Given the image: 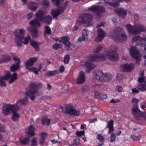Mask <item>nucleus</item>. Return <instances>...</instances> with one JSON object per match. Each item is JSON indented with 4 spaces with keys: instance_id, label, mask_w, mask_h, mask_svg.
I'll return each mask as SVG.
<instances>
[{
    "instance_id": "nucleus-18",
    "label": "nucleus",
    "mask_w": 146,
    "mask_h": 146,
    "mask_svg": "<svg viewBox=\"0 0 146 146\" xmlns=\"http://www.w3.org/2000/svg\"><path fill=\"white\" fill-rule=\"evenodd\" d=\"M114 11L117 15L119 17H121V18H124L127 14L126 10L122 8L115 10Z\"/></svg>"
},
{
    "instance_id": "nucleus-2",
    "label": "nucleus",
    "mask_w": 146,
    "mask_h": 146,
    "mask_svg": "<svg viewBox=\"0 0 146 146\" xmlns=\"http://www.w3.org/2000/svg\"><path fill=\"white\" fill-rule=\"evenodd\" d=\"M126 27L129 33L133 35L139 34L142 32H145L146 31V28L143 25L141 24L135 26L134 27L128 24Z\"/></svg>"
},
{
    "instance_id": "nucleus-40",
    "label": "nucleus",
    "mask_w": 146,
    "mask_h": 146,
    "mask_svg": "<svg viewBox=\"0 0 146 146\" xmlns=\"http://www.w3.org/2000/svg\"><path fill=\"white\" fill-rule=\"evenodd\" d=\"M84 65L88 71H90L94 67V65L89 62H86L84 63Z\"/></svg>"
},
{
    "instance_id": "nucleus-57",
    "label": "nucleus",
    "mask_w": 146,
    "mask_h": 146,
    "mask_svg": "<svg viewBox=\"0 0 146 146\" xmlns=\"http://www.w3.org/2000/svg\"><path fill=\"white\" fill-rule=\"evenodd\" d=\"M139 102V100L136 99L135 98H133L131 100V103H134L133 106H138L137 104Z\"/></svg>"
},
{
    "instance_id": "nucleus-46",
    "label": "nucleus",
    "mask_w": 146,
    "mask_h": 146,
    "mask_svg": "<svg viewBox=\"0 0 146 146\" xmlns=\"http://www.w3.org/2000/svg\"><path fill=\"white\" fill-rule=\"evenodd\" d=\"M133 106V108H132V114L134 115L140 111L138 108V106Z\"/></svg>"
},
{
    "instance_id": "nucleus-51",
    "label": "nucleus",
    "mask_w": 146,
    "mask_h": 146,
    "mask_svg": "<svg viewBox=\"0 0 146 146\" xmlns=\"http://www.w3.org/2000/svg\"><path fill=\"white\" fill-rule=\"evenodd\" d=\"M131 136L133 140L134 141H139L141 138V135L136 136L134 134L131 135Z\"/></svg>"
},
{
    "instance_id": "nucleus-47",
    "label": "nucleus",
    "mask_w": 146,
    "mask_h": 146,
    "mask_svg": "<svg viewBox=\"0 0 146 146\" xmlns=\"http://www.w3.org/2000/svg\"><path fill=\"white\" fill-rule=\"evenodd\" d=\"M27 69H28L30 72H34L35 74H38V72L39 71H38V70L35 67H33L31 68H27Z\"/></svg>"
},
{
    "instance_id": "nucleus-54",
    "label": "nucleus",
    "mask_w": 146,
    "mask_h": 146,
    "mask_svg": "<svg viewBox=\"0 0 146 146\" xmlns=\"http://www.w3.org/2000/svg\"><path fill=\"white\" fill-rule=\"evenodd\" d=\"M37 145L36 138L35 137L33 138L31 141V146H36Z\"/></svg>"
},
{
    "instance_id": "nucleus-11",
    "label": "nucleus",
    "mask_w": 146,
    "mask_h": 146,
    "mask_svg": "<svg viewBox=\"0 0 146 146\" xmlns=\"http://www.w3.org/2000/svg\"><path fill=\"white\" fill-rule=\"evenodd\" d=\"M120 68L124 72H129L134 68V65L133 63L123 64L120 66Z\"/></svg>"
},
{
    "instance_id": "nucleus-6",
    "label": "nucleus",
    "mask_w": 146,
    "mask_h": 146,
    "mask_svg": "<svg viewBox=\"0 0 146 146\" xmlns=\"http://www.w3.org/2000/svg\"><path fill=\"white\" fill-rule=\"evenodd\" d=\"M68 4V1H66L62 4V5L59 6V8L56 9H52L51 14L53 18L57 17L58 16L63 13L66 9Z\"/></svg>"
},
{
    "instance_id": "nucleus-32",
    "label": "nucleus",
    "mask_w": 146,
    "mask_h": 146,
    "mask_svg": "<svg viewBox=\"0 0 146 146\" xmlns=\"http://www.w3.org/2000/svg\"><path fill=\"white\" fill-rule=\"evenodd\" d=\"M52 20V17L50 15H48L44 17L42 20L41 21L48 25H50L51 23Z\"/></svg>"
},
{
    "instance_id": "nucleus-3",
    "label": "nucleus",
    "mask_w": 146,
    "mask_h": 146,
    "mask_svg": "<svg viewBox=\"0 0 146 146\" xmlns=\"http://www.w3.org/2000/svg\"><path fill=\"white\" fill-rule=\"evenodd\" d=\"M123 31V29L120 27H118L115 28L113 31V34L112 37L115 40H125L127 36L125 33L120 34Z\"/></svg>"
},
{
    "instance_id": "nucleus-61",
    "label": "nucleus",
    "mask_w": 146,
    "mask_h": 146,
    "mask_svg": "<svg viewBox=\"0 0 146 146\" xmlns=\"http://www.w3.org/2000/svg\"><path fill=\"white\" fill-rule=\"evenodd\" d=\"M63 1L64 0H62ZM52 1L57 7L59 6L61 0H51Z\"/></svg>"
},
{
    "instance_id": "nucleus-30",
    "label": "nucleus",
    "mask_w": 146,
    "mask_h": 146,
    "mask_svg": "<svg viewBox=\"0 0 146 146\" xmlns=\"http://www.w3.org/2000/svg\"><path fill=\"white\" fill-rule=\"evenodd\" d=\"M28 30L31 33L33 38L36 37L38 34L37 28L29 27L28 28Z\"/></svg>"
},
{
    "instance_id": "nucleus-12",
    "label": "nucleus",
    "mask_w": 146,
    "mask_h": 146,
    "mask_svg": "<svg viewBox=\"0 0 146 146\" xmlns=\"http://www.w3.org/2000/svg\"><path fill=\"white\" fill-rule=\"evenodd\" d=\"M138 81L139 84L137 86L138 88L142 91L146 90V81L145 79V77H139Z\"/></svg>"
},
{
    "instance_id": "nucleus-20",
    "label": "nucleus",
    "mask_w": 146,
    "mask_h": 146,
    "mask_svg": "<svg viewBox=\"0 0 146 146\" xmlns=\"http://www.w3.org/2000/svg\"><path fill=\"white\" fill-rule=\"evenodd\" d=\"M19 110V107L17 106V108H15V110H13L12 113L13 115L11 117V119L12 120L16 122L18 120L19 117H20V115L19 114L17 113V111Z\"/></svg>"
},
{
    "instance_id": "nucleus-29",
    "label": "nucleus",
    "mask_w": 146,
    "mask_h": 146,
    "mask_svg": "<svg viewBox=\"0 0 146 146\" xmlns=\"http://www.w3.org/2000/svg\"><path fill=\"white\" fill-rule=\"evenodd\" d=\"M114 122L113 120H111L108 121V123L106 127V128H109L108 133H111L114 130L113 128Z\"/></svg>"
},
{
    "instance_id": "nucleus-60",
    "label": "nucleus",
    "mask_w": 146,
    "mask_h": 146,
    "mask_svg": "<svg viewBox=\"0 0 146 146\" xmlns=\"http://www.w3.org/2000/svg\"><path fill=\"white\" fill-rule=\"evenodd\" d=\"M26 94L28 96L29 98L32 100L34 101L35 99V96L34 94H29L27 92L26 93Z\"/></svg>"
},
{
    "instance_id": "nucleus-9",
    "label": "nucleus",
    "mask_w": 146,
    "mask_h": 146,
    "mask_svg": "<svg viewBox=\"0 0 146 146\" xmlns=\"http://www.w3.org/2000/svg\"><path fill=\"white\" fill-rule=\"evenodd\" d=\"M137 48L136 46L131 47L129 50L131 56L135 59L137 62H139L141 60L139 56V53L137 50Z\"/></svg>"
},
{
    "instance_id": "nucleus-50",
    "label": "nucleus",
    "mask_w": 146,
    "mask_h": 146,
    "mask_svg": "<svg viewBox=\"0 0 146 146\" xmlns=\"http://www.w3.org/2000/svg\"><path fill=\"white\" fill-rule=\"evenodd\" d=\"M24 41L23 42V43L25 45L27 44L30 40H31V38L30 36L29 35H28L27 37H25L24 38Z\"/></svg>"
},
{
    "instance_id": "nucleus-13",
    "label": "nucleus",
    "mask_w": 146,
    "mask_h": 146,
    "mask_svg": "<svg viewBox=\"0 0 146 146\" xmlns=\"http://www.w3.org/2000/svg\"><path fill=\"white\" fill-rule=\"evenodd\" d=\"M98 35L95 39V40L96 42H99L101 41L106 36V34L105 32L101 28L98 29L97 31Z\"/></svg>"
},
{
    "instance_id": "nucleus-41",
    "label": "nucleus",
    "mask_w": 146,
    "mask_h": 146,
    "mask_svg": "<svg viewBox=\"0 0 146 146\" xmlns=\"http://www.w3.org/2000/svg\"><path fill=\"white\" fill-rule=\"evenodd\" d=\"M58 72L57 70H55L52 71H48L45 74V76L47 77H50L54 76L58 73Z\"/></svg>"
},
{
    "instance_id": "nucleus-15",
    "label": "nucleus",
    "mask_w": 146,
    "mask_h": 146,
    "mask_svg": "<svg viewBox=\"0 0 146 146\" xmlns=\"http://www.w3.org/2000/svg\"><path fill=\"white\" fill-rule=\"evenodd\" d=\"M38 60L36 57H33L30 58L25 63V67L29 68V67L32 66L33 64L35 62Z\"/></svg>"
},
{
    "instance_id": "nucleus-5",
    "label": "nucleus",
    "mask_w": 146,
    "mask_h": 146,
    "mask_svg": "<svg viewBox=\"0 0 146 146\" xmlns=\"http://www.w3.org/2000/svg\"><path fill=\"white\" fill-rule=\"evenodd\" d=\"M65 111L64 113L65 114H68L69 116H78L80 115V109L76 110L72 104H68L65 106Z\"/></svg>"
},
{
    "instance_id": "nucleus-14",
    "label": "nucleus",
    "mask_w": 146,
    "mask_h": 146,
    "mask_svg": "<svg viewBox=\"0 0 146 146\" xmlns=\"http://www.w3.org/2000/svg\"><path fill=\"white\" fill-rule=\"evenodd\" d=\"M104 73L102 70H95L93 72V77L94 78L99 80L102 83V81H103L102 78Z\"/></svg>"
},
{
    "instance_id": "nucleus-38",
    "label": "nucleus",
    "mask_w": 146,
    "mask_h": 146,
    "mask_svg": "<svg viewBox=\"0 0 146 146\" xmlns=\"http://www.w3.org/2000/svg\"><path fill=\"white\" fill-rule=\"evenodd\" d=\"M30 138L28 137H25L23 139L20 138L19 140L20 143L22 145H28L29 142Z\"/></svg>"
},
{
    "instance_id": "nucleus-27",
    "label": "nucleus",
    "mask_w": 146,
    "mask_h": 146,
    "mask_svg": "<svg viewBox=\"0 0 146 146\" xmlns=\"http://www.w3.org/2000/svg\"><path fill=\"white\" fill-rule=\"evenodd\" d=\"M28 8L33 11H35L37 9L38 6L37 4L33 2H30L28 4Z\"/></svg>"
},
{
    "instance_id": "nucleus-8",
    "label": "nucleus",
    "mask_w": 146,
    "mask_h": 146,
    "mask_svg": "<svg viewBox=\"0 0 146 146\" xmlns=\"http://www.w3.org/2000/svg\"><path fill=\"white\" fill-rule=\"evenodd\" d=\"M88 9L90 11H93L99 15L100 14L106 13V11L104 7L102 5H93L91 6L88 7Z\"/></svg>"
},
{
    "instance_id": "nucleus-64",
    "label": "nucleus",
    "mask_w": 146,
    "mask_h": 146,
    "mask_svg": "<svg viewBox=\"0 0 146 146\" xmlns=\"http://www.w3.org/2000/svg\"><path fill=\"white\" fill-rule=\"evenodd\" d=\"M115 139L116 137L114 133H113L111 134V139L110 140V141L111 142H113L115 140Z\"/></svg>"
},
{
    "instance_id": "nucleus-21",
    "label": "nucleus",
    "mask_w": 146,
    "mask_h": 146,
    "mask_svg": "<svg viewBox=\"0 0 146 146\" xmlns=\"http://www.w3.org/2000/svg\"><path fill=\"white\" fill-rule=\"evenodd\" d=\"M28 100L27 98L26 97L25 99H21L17 100L16 103L14 104L15 105V108H17L18 106L19 107V110L20 109V108L18 104H19L20 106L27 105L28 102Z\"/></svg>"
},
{
    "instance_id": "nucleus-19",
    "label": "nucleus",
    "mask_w": 146,
    "mask_h": 146,
    "mask_svg": "<svg viewBox=\"0 0 146 146\" xmlns=\"http://www.w3.org/2000/svg\"><path fill=\"white\" fill-rule=\"evenodd\" d=\"M60 38L61 39L58 41L60 43L62 42L68 47H70V42L69 41V38L68 36H63L61 37Z\"/></svg>"
},
{
    "instance_id": "nucleus-37",
    "label": "nucleus",
    "mask_w": 146,
    "mask_h": 146,
    "mask_svg": "<svg viewBox=\"0 0 146 146\" xmlns=\"http://www.w3.org/2000/svg\"><path fill=\"white\" fill-rule=\"evenodd\" d=\"M51 120L47 118H43L41 120V123L43 126L45 125L47 126H49Z\"/></svg>"
},
{
    "instance_id": "nucleus-26",
    "label": "nucleus",
    "mask_w": 146,
    "mask_h": 146,
    "mask_svg": "<svg viewBox=\"0 0 146 146\" xmlns=\"http://www.w3.org/2000/svg\"><path fill=\"white\" fill-rule=\"evenodd\" d=\"M112 75L109 73H104L103 76V81L102 83H104L105 81H109L111 79Z\"/></svg>"
},
{
    "instance_id": "nucleus-28",
    "label": "nucleus",
    "mask_w": 146,
    "mask_h": 146,
    "mask_svg": "<svg viewBox=\"0 0 146 146\" xmlns=\"http://www.w3.org/2000/svg\"><path fill=\"white\" fill-rule=\"evenodd\" d=\"M146 113V111L143 112L140 111L134 116L137 120H139L141 117H143L146 120V115H145Z\"/></svg>"
},
{
    "instance_id": "nucleus-42",
    "label": "nucleus",
    "mask_w": 146,
    "mask_h": 146,
    "mask_svg": "<svg viewBox=\"0 0 146 146\" xmlns=\"http://www.w3.org/2000/svg\"><path fill=\"white\" fill-rule=\"evenodd\" d=\"M44 28L45 29L44 31V36H45V35H50L52 33L51 30L48 26H44Z\"/></svg>"
},
{
    "instance_id": "nucleus-45",
    "label": "nucleus",
    "mask_w": 146,
    "mask_h": 146,
    "mask_svg": "<svg viewBox=\"0 0 146 146\" xmlns=\"http://www.w3.org/2000/svg\"><path fill=\"white\" fill-rule=\"evenodd\" d=\"M62 44L58 43H54L52 46L53 49L55 50H56L58 49L62 48Z\"/></svg>"
},
{
    "instance_id": "nucleus-17",
    "label": "nucleus",
    "mask_w": 146,
    "mask_h": 146,
    "mask_svg": "<svg viewBox=\"0 0 146 146\" xmlns=\"http://www.w3.org/2000/svg\"><path fill=\"white\" fill-rule=\"evenodd\" d=\"M105 59L104 56L102 54L98 55L94 54L91 56L90 57V61H96L99 59H102V60H104Z\"/></svg>"
},
{
    "instance_id": "nucleus-4",
    "label": "nucleus",
    "mask_w": 146,
    "mask_h": 146,
    "mask_svg": "<svg viewBox=\"0 0 146 146\" xmlns=\"http://www.w3.org/2000/svg\"><path fill=\"white\" fill-rule=\"evenodd\" d=\"M93 19L92 15L89 13H85L80 16L76 21V23L79 25L89 24Z\"/></svg>"
},
{
    "instance_id": "nucleus-39",
    "label": "nucleus",
    "mask_w": 146,
    "mask_h": 146,
    "mask_svg": "<svg viewBox=\"0 0 146 146\" xmlns=\"http://www.w3.org/2000/svg\"><path fill=\"white\" fill-rule=\"evenodd\" d=\"M30 44L36 51H38L40 48L38 45H37V42L35 41H31Z\"/></svg>"
},
{
    "instance_id": "nucleus-16",
    "label": "nucleus",
    "mask_w": 146,
    "mask_h": 146,
    "mask_svg": "<svg viewBox=\"0 0 146 146\" xmlns=\"http://www.w3.org/2000/svg\"><path fill=\"white\" fill-rule=\"evenodd\" d=\"M85 81V76L84 72L81 71L77 78L76 83L78 84H82Z\"/></svg>"
},
{
    "instance_id": "nucleus-53",
    "label": "nucleus",
    "mask_w": 146,
    "mask_h": 146,
    "mask_svg": "<svg viewBox=\"0 0 146 146\" xmlns=\"http://www.w3.org/2000/svg\"><path fill=\"white\" fill-rule=\"evenodd\" d=\"M70 59V56L69 55H66L64 57V63L68 64L69 63Z\"/></svg>"
},
{
    "instance_id": "nucleus-25",
    "label": "nucleus",
    "mask_w": 146,
    "mask_h": 146,
    "mask_svg": "<svg viewBox=\"0 0 146 146\" xmlns=\"http://www.w3.org/2000/svg\"><path fill=\"white\" fill-rule=\"evenodd\" d=\"M35 128L33 127V125H30L27 128V135L29 137H31L35 135L34 131Z\"/></svg>"
},
{
    "instance_id": "nucleus-24",
    "label": "nucleus",
    "mask_w": 146,
    "mask_h": 146,
    "mask_svg": "<svg viewBox=\"0 0 146 146\" xmlns=\"http://www.w3.org/2000/svg\"><path fill=\"white\" fill-rule=\"evenodd\" d=\"M47 134V133L43 132H41L39 134L40 139L39 143L40 146H43V143L44 142L45 139L46 137Z\"/></svg>"
},
{
    "instance_id": "nucleus-36",
    "label": "nucleus",
    "mask_w": 146,
    "mask_h": 146,
    "mask_svg": "<svg viewBox=\"0 0 146 146\" xmlns=\"http://www.w3.org/2000/svg\"><path fill=\"white\" fill-rule=\"evenodd\" d=\"M1 56L3 57L1 58L3 62L7 63L11 60V56L8 54H2Z\"/></svg>"
},
{
    "instance_id": "nucleus-59",
    "label": "nucleus",
    "mask_w": 146,
    "mask_h": 146,
    "mask_svg": "<svg viewBox=\"0 0 146 146\" xmlns=\"http://www.w3.org/2000/svg\"><path fill=\"white\" fill-rule=\"evenodd\" d=\"M18 40L17 42L16 45L17 46H21L23 43V38H17Z\"/></svg>"
},
{
    "instance_id": "nucleus-55",
    "label": "nucleus",
    "mask_w": 146,
    "mask_h": 146,
    "mask_svg": "<svg viewBox=\"0 0 146 146\" xmlns=\"http://www.w3.org/2000/svg\"><path fill=\"white\" fill-rule=\"evenodd\" d=\"M11 55H12V57L13 59L15 61H17L16 62H19V64H20L21 61L17 57H16L14 53H11Z\"/></svg>"
},
{
    "instance_id": "nucleus-35",
    "label": "nucleus",
    "mask_w": 146,
    "mask_h": 146,
    "mask_svg": "<svg viewBox=\"0 0 146 146\" xmlns=\"http://www.w3.org/2000/svg\"><path fill=\"white\" fill-rule=\"evenodd\" d=\"M25 35V30L23 29H21L19 30V32L15 36L17 38H24Z\"/></svg>"
},
{
    "instance_id": "nucleus-48",
    "label": "nucleus",
    "mask_w": 146,
    "mask_h": 146,
    "mask_svg": "<svg viewBox=\"0 0 146 146\" xmlns=\"http://www.w3.org/2000/svg\"><path fill=\"white\" fill-rule=\"evenodd\" d=\"M141 37L139 35H137V36H134L132 38V40L133 41V42H135L137 41H139V42H137L136 44V46H139V45H137V42H139L140 41H141Z\"/></svg>"
},
{
    "instance_id": "nucleus-49",
    "label": "nucleus",
    "mask_w": 146,
    "mask_h": 146,
    "mask_svg": "<svg viewBox=\"0 0 146 146\" xmlns=\"http://www.w3.org/2000/svg\"><path fill=\"white\" fill-rule=\"evenodd\" d=\"M6 75L2 78L5 80H7L11 77V73L9 71H7L6 72Z\"/></svg>"
},
{
    "instance_id": "nucleus-1",
    "label": "nucleus",
    "mask_w": 146,
    "mask_h": 146,
    "mask_svg": "<svg viewBox=\"0 0 146 146\" xmlns=\"http://www.w3.org/2000/svg\"><path fill=\"white\" fill-rule=\"evenodd\" d=\"M118 49L115 46L112 45L105 50L104 54L109 60L112 61H116L118 60L119 54L115 52Z\"/></svg>"
},
{
    "instance_id": "nucleus-34",
    "label": "nucleus",
    "mask_w": 146,
    "mask_h": 146,
    "mask_svg": "<svg viewBox=\"0 0 146 146\" xmlns=\"http://www.w3.org/2000/svg\"><path fill=\"white\" fill-rule=\"evenodd\" d=\"M145 39V41L142 40L137 43V45H139L141 47V49L142 50H144L145 51H146V38Z\"/></svg>"
},
{
    "instance_id": "nucleus-52",
    "label": "nucleus",
    "mask_w": 146,
    "mask_h": 146,
    "mask_svg": "<svg viewBox=\"0 0 146 146\" xmlns=\"http://www.w3.org/2000/svg\"><path fill=\"white\" fill-rule=\"evenodd\" d=\"M103 48V46L101 45H98L97 47L94 50V54L99 52Z\"/></svg>"
},
{
    "instance_id": "nucleus-58",
    "label": "nucleus",
    "mask_w": 146,
    "mask_h": 146,
    "mask_svg": "<svg viewBox=\"0 0 146 146\" xmlns=\"http://www.w3.org/2000/svg\"><path fill=\"white\" fill-rule=\"evenodd\" d=\"M97 135V139H98L100 142H103L105 139L104 137L102 136L100 134H98Z\"/></svg>"
},
{
    "instance_id": "nucleus-23",
    "label": "nucleus",
    "mask_w": 146,
    "mask_h": 146,
    "mask_svg": "<svg viewBox=\"0 0 146 146\" xmlns=\"http://www.w3.org/2000/svg\"><path fill=\"white\" fill-rule=\"evenodd\" d=\"M104 2L109 5L114 7L116 8L119 5V3L117 1L113 0L110 1L109 0H104Z\"/></svg>"
},
{
    "instance_id": "nucleus-31",
    "label": "nucleus",
    "mask_w": 146,
    "mask_h": 146,
    "mask_svg": "<svg viewBox=\"0 0 146 146\" xmlns=\"http://www.w3.org/2000/svg\"><path fill=\"white\" fill-rule=\"evenodd\" d=\"M45 13L42 10H38L36 13V16L38 19L41 21L44 17Z\"/></svg>"
},
{
    "instance_id": "nucleus-62",
    "label": "nucleus",
    "mask_w": 146,
    "mask_h": 146,
    "mask_svg": "<svg viewBox=\"0 0 146 146\" xmlns=\"http://www.w3.org/2000/svg\"><path fill=\"white\" fill-rule=\"evenodd\" d=\"M85 131H78L76 132V134L78 136L81 137L82 135H84Z\"/></svg>"
},
{
    "instance_id": "nucleus-63",
    "label": "nucleus",
    "mask_w": 146,
    "mask_h": 146,
    "mask_svg": "<svg viewBox=\"0 0 146 146\" xmlns=\"http://www.w3.org/2000/svg\"><path fill=\"white\" fill-rule=\"evenodd\" d=\"M3 80V78H0V86H1L6 87V84L5 82Z\"/></svg>"
},
{
    "instance_id": "nucleus-43",
    "label": "nucleus",
    "mask_w": 146,
    "mask_h": 146,
    "mask_svg": "<svg viewBox=\"0 0 146 146\" xmlns=\"http://www.w3.org/2000/svg\"><path fill=\"white\" fill-rule=\"evenodd\" d=\"M82 36L84 39H88V33L85 29H83L82 31Z\"/></svg>"
},
{
    "instance_id": "nucleus-7",
    "label": "nucleus",
    "mask_w": 146,
    "mask_h": 146,
    "mask_svg": "<svg viewBox=\"0 0 146 146\" xmlns=\"http://www.w3.org/2000/svg\"><path fill=\"white\" fill-rule=\"evenodd\" d=\"M42 86L41 83L31 82L29 85V88L28 90V92L30 94H37L38 92V89Z\"/></svg>"
},
{
    "instance_id": "nucleus-56",
    "label": "nucleus",
    "mask_w": 146,
    "mask_h": 146,
    "mask_svg": "<svg viewBox=\"0 0 146 146\" xmlns=\"http://www.w3.org/2000/svg\"><path fill=\"white\" fill-rule=\"evenodd\" d=\"M123 89L122 86L121 85H119L116 86L115 91L117 92L120 93L122 92Z\"/></svg>"
},
{
    "instance_id": "nucleus-22",
    "label": "nucleus",
    "mask_w": 146,
    "mask_h": 146,
    "mask_svg": "<svg viewBox=\"0 0 146 146\" xmlns=\"http://www.w3.org/2000/svg\"><path fill=\"white\" fill-rule=\"evenodd\" d=\"M39 20L37 19H34L29 22V24L32 27H34V28L40 27L41 26V23Z\"/></svg>"
},
{
    "instance_id": "nucleus-33",
    "label": "nucleus",
    "mask_w": 146,
    "mask_h": 146,
    "mask_svg": "<svg viewBox=\"0 0 146 146\" xmlns=\"http://www.w3.org/2000/svg\"><path fill=\"white\" fill-rule=\"evenodd\" d=\"M19 62H15L10 67V71L11 72H15L18 70L20 67Z\"/></svg>"
},
{
    "instance_id": "nucleus-10",
    "label": "nucleus",
    "mask_w": 146,
    "mask_h": 146,
    "mask_svg": "<svg viewBox=\"0 0 146 146\" xmlns=\"http://www.w3.org/2000/svg\"><path fill=\"white\" fill-rule=\"evenodd\" d=\"M15 104H7L3 106V112L5 115H7L9 113L11 112L12 113L13 110H15Z\"/></svg>"
},
{
    "instance_id": "nucleus-44",
    "label": "nucleus",
    "mask_w": 146,
    "mask_h": 146,
    "mask_svg": "<svg viewBox=\"0 0 146 146\" xmlns=\"http://www.w3.org/2000/svg\"><path fill=\"white\" fill-rule=\"evenodd\" d=\"M10 78V80L9 81V83L11 84L17 78V73L16 72L14 73L12 76H11Z\"/></svg>"
}]
</instances>
